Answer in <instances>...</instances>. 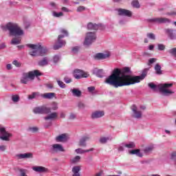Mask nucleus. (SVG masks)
<instances>
[{
  "mask_svg": "<svg viewBox=\"0 0 176 176\" xmlns=\"http://www.w3.org/2000/svg\"><path fill=\"white\" fill-rule=\"evenodd\" d=\"M129 74H131L130 67H125L122 69H114L111 75L106 78L105 83L113 86L116 89L122 87V86H130L135 85V83H140L148 75V69H144L140 76H131Z\"/></svg>",
  "mask_w": 176,
  "mask_h": 176,
  "instance_id": "1",
  "label": "nucleus"
},
{
  "mask_svg": "<svg viewBox=\"0 0 176 176\" xmlns=\"http://www.w3.org/2000/svg\"><path fill=\"white\" fill-rule=\"evenodd\" d=\"M148 86L155 91H156V90H159L160 92L162 93V96H165L166 97H168V96H171V94H174L175 93L174 91L168 89L170 87H173V83H164L156 85L153 82H150L148 84Z\"/></svg>",
  "mask_w": 176,
  "mask_h": 176,
  "instance_id": "2",
  "label": "nucleus"
},
{
  "mask_svg": "<svg viewBox=\"0 0 176 176\" xmlns=\"http://www.w3.org/2000/svg\"><path fill=\"white\" fill-rule=\"evenodd\" d=\"M6 28L9 31L10 36H21L24 35V31L17 23L10 22L6 25Z\"/></svg>",
  "mask_w": 176,
  "mask_h": 176,
  "instance_id": "3",
  "label": "nucleus"
},
{
  "mask_svg": "<svg viewBox=\"0 0 176 176\" xmlns=\"http://www.w3.org/2000/svg\"><path fill=\"white\" fill-rule=\"evenodd\" d=\"M42 76V73H41L39 70H34L29 72L28 73H23L21 78V83H22L23 85H27L30 79V80H34V79H35V76Z\"/></svg>",
  "mask_w": 176,
  "mask_h": 176,
  "instance_id": "4",
  "label": "nucleus"
},
{
  "mask_svg": "<svg viewBox=\"0 0 176 176\" xmlns=\"http://www.w3.org/2000/svg\"><path fill=\"white\" fill-rule=\"evenodd\" d=\"M60 32L62 34L58 35L57 43L54 45V50H58V49H61V47H63V46H65V44L67 43L65 41L63 40V38H65V36H68V31L65 29H60Z\"/></svg>",
  "mask_w": 176,
  "mask_h": 176,
  "instance_id": "5",
  "label": "nucleus"
},
{
  "mask_svg": "<svg viewBox=\"0 0 176 176\" xmlns=\"http://www.w3.org/2000/svg\"><path fill=\"white\" fill-rule=\"evenodd\" d=\"M146 21L153 24H170V23H171V20L166 17H155L152 19H148L146 20Z\"/></svg>",
  "mask_w": 176,
  "mask_h": 176,
  "instance_id": "6",
  "label": "nucleus"
},
{
  "mask_svg": "<svg viewBox=\"0 0 176 176\" xmlns=\"http://www.w3.org/2000/svg\"><path fill=\"white\" fill-rule=\"evenodd\" d=\"M33 112L38 115H49V113H52V109L46 106L36 107L33 109Z\"/></svg>",
  "mask_w": 176,
  "mask_h": 176,
  "instance_id": "7",
  "label": "nucleus"
},
{
  "mask_svg": "<svg viewBox=\"0 0 176 176\" xmlns=\"http://www.w3.org/2000/svg\"><path fill=\"white\" fill-rule=\"evenodd\" d=\"M96 39H97V35H96V32H87L86 34L84 45H85V46H90L91 43H93L94 42H96Z\"/></svg>",
  "mask_w": 176,
  "mask_h": 176,
  "instance_id": "8",
  "label": "nucleus"
},
{
  "mask_svg": "<svg viewBox=\"0 0 176 176\" xmlns=\"http://www.w3.org/2000/svg\"><path fill=\"white\" fill-rule=\"evenodd\" d=\"M26 46L30 47V51L29 54L32 56V57H36V56H39V47H41V45L27 44Z\"/></svg>",
  "mask_w": 176,
  "mask_h": 176,
  "instance_id": "9",
  "label": "nucleus"
},
{
  "mask_svg": "<svg viewBox=\"0 0 176 176\" xmlns=\"http://www.w3.org/2000/svg\"><path fill=\"white\" fill-rule=\"evenodd\" d=\"M65 150L63 145L60 144H54L52 145V147L50 149V153H58V152H65Z\"/></svg>",
  "mask_w": 176,
  "mask_h": 176,
  "instance_id": "10",
  "label": "nucleus"
},
{
  "mask_svg": "<svg viewBox=\"0 0 176 176\" xmlns=\"http://www.w3.org/2000/svg\"><path fill=\"white\" fill-rule=\"evenodd\" d=\"M131 109L133 112L132 118H134L135 119H141L142 118V112L138 111L135 104L132 105Z\"/></svg>",
  "mask_w": 176,
  "mask_h": 176,
  "instance_id": "11",
  "label": "nucleus"
},
{
  "mask_svg": "<svg viewBox=\"0 0 176 176\" xmlns=\"http://www.w3.org/2000/svg\"><path fill=\"white\" fill-rule=\"evenodd\" d=\"M0 134H2V136H0V139L3 141H9V138L12 137V133H9L6 131L5 127H0Z\"/></svg>",
  "mask_w": 176,
  "mask_h": 176,
  "instance_id": "12",
  "label": "nucleus"
},
{
  "mask_svg": "<svg viewBox=\"0 0 176 176\" xmlns=\"http://www.w3.org/2000/svg\"><path fill=\"white\" fill-rule=\"evenodd\" d=\"M116 10L118 11V16H126V17H131L133 16V12L129 10L118 8Z\"/></svg>",
  "mask_w": 176,
  "mask_h": 176,
  "instance_id": "13",
  "label": "nucleus"
},
{
  "mask_svg": "<svg viewBox=\"0 0 176 176\" xmlns=\"http://www.w3.org/2000/svg\"><path fill=\"white\" fill-rule=\"evenodd\" d=\"M16 159L17 160H20L21 159H32L34 157V155L32 153H22V154H16L15 155Z\"/></svg>",
  "mask_w": 176,
  "mask_h": 176,
  "instance_id": "14",
  "label": "nucleus"
},
{
  "mask_svg": "<svg viewBox=\"0 0 176 176\" xmlns=\"http://www.w3.org/2000/svg\"><path fill=\"white\" fill-rule=\"evenodd\" d=\"M164 32L166 35H167V36L170 39L172 40L176 39L175 30L170 28H166L164 29Z\"/></svg>",
  "mask_w": 176,
  "mask_h": 176,
  "instance_id": "15",
  "label": "nucleus"
},
{
  "mask_svg": "<svg viewBox=\"0 0 176 176\" xmlns=\"http://www.w3.org/2000/svg\"><path fill=\"white\" fill-rule=\"evenodd\" d=\"M105 115V113L103 111H95L91 115V119H99L100 118H102Z\"/></svg>",
  "mask_w": 176,
  "mask_h": 176,
  "instance_id": "16",
  "label": "nucleus"
},
{
  "mask_svg": "<svg viewBox=\"0 0 176 176\" xmlns=\"http://www.w3.org/2000/svg\"><path fill=\"white\" fill-rule=\"evenodd\" d=\"M89 140H90V136L89 135H85L81 138L78 143L79 146L86 148L87 146V143H86V142L89 141Z\"/></svg>",
  "mask_w": 176,
  "mask_h": 176,
  "instance_id": "17",
  "label": "nucleus"
},
{
  "mask_svg": "<svg viewBox=\"0 0 176 176\" xmlns=\"http://www.w3.org/2000/svg\"><path fill=\"white\" fill-rule=\"evenodd\" d=\"M67 140L68 136L67 135V133H62L61 135L56 136L55 138V141L56 142H65Z\"/></svg>",
  "mask_w": 176,
  "mask_h": 176,
  "instance_id": "18",
  "label": "nucleus"
},
{
  "mask_svg": "<svg viewBox=\"0 0 176 176\" xmlns=\"http://www.w3.org/2000/svg\"><path fill=\"white\" fill-rule=\"evenodd\" d=\"M100 27H102L101 23L96 24L91 22H89L87 25L88 30H93L94 31H97V30H98Z\"/></svg>",
  "mask_w": 176,
  "mask_h": 176,
  "instance_id": "19",
  "label": "nucleus"
},
{
  "mask_svg": "<svg viewBox=\"0 0 176 176\" xmlns=\"http://www.w3.org/2000/svg\"><path fill=\"white\" fill-rule=\"evenodd\" d=\"M58 116L57 112H52L48 114L47 116L44 117L45 120H56Z\"/></svg>",
  "mask_w": 176,
  "mask_h": 176,
  "instance_id": "20",
  "label": "nucleus"
},
{
  "mask_svg": "<svg viewBox=\"0 0 176 176\" xmlns=\"http://www.w3.org/2000/svg\"><path fill=\"white\" fill-rule=\"evenodd\" d=\"M70 91L72 94V96H74V97H82V91H80L78 88H73L70 90Z\"/></svg>",
  "mask_w": 176,
  "mask_h": 176,
  "instance_id": "21",
  "label": "nucleus"
},
{
  "mask_svg": "<svg viewBox=\"0 0 176 176\" xmlns=\"http://www.w3.org/2000/svg\"><path fill=\"white\" fill-rule=\"evenodd\" d=\"M38 65L39 67H46V65H49V58H47V56L43 58V59L38 62Z\"/></svg>",
  "mask_w": 176,
  "mask_h": 176,
  "instance_id": "22",
  "label": "nucleus"
},
{
  "mask_svg": "<svg viewBox=\"0 0 176 176\" xmlns=\"http://www.w3.org/2000/svg\"><path fill=\"white\" fill-rule=\"evenodd\" d=\"M32 170L36 173H47L48 171V169L43 166H34Z\"/></svg>",
  "mask_w": 176,
  "mask_h": 176,
  "instance_id": "23",
  "label": "nucleus"
},
{
  "mask_svg": "<svg viewBox=\"0 0 176 176\" xmlns=\"http://www.w3.org/2000/svg\"><path fill=\"white\" fill-rule=\"evenodd\" d=\"M108 57H109V54L102 53H98L95 56L96 60H105V58H108Z\"/></svg>",
  "mask_w": 176,
  "mask_h": 176,
  "instance_id": "24",
  "label": "nucleus"
},
{
  "mask_svg": "<svg viewBox=\"0 0 176 176\" xmlns=\"http://www.w3.org/2000/svg\"><path fill=\"white\" fill-rule=\"evenodd\" d=\"M130 155H136L138 157H142L144 155L141 153L140 149H133L129 151Z\"/></svg>",
  "mask_w": 176,
  "mask_h": 176,
  "instance_id": "25",
  "label": "nucleus"
},
{
  "mask_svg": "<svg viewBox=\"0 0 176 176\" xmlns=\"http://www.w3.org/2000/svg\"><path fill=\"white\" fill-rule=\"evenodd\" d=\"M93 74L98 76V78H102L104 76V70H102V69H94L93 70Z\"/></svg>",
  "mask_w": 176,
  "mask_h": 176,
  "instance_id": "26",
  "label": "nucleus"
},
{
  "mask_svg": "<svg viewBox=\"0 0 176 176\" xmlns=\"http://www.w3.org/2000/svg\"><path fill=\"white\" fill-rule=\"evenodd\" d=\"M54 96H56L55 93L41 94V97L47 100H52V98H54Z\"/></svg>",
  "mask_w": 176,
  "mask_h": 176,
  "instance_id": "27",
  "label": "nucleus"
},
{
  "mask_svg": "<svg viewBox=\"0 0 176 176\" xmlns=\"http://www.w3.org/2000/svg\"><path fill=\"white\" fill-rule=\"evenodd\" d=\"M72 171L73 173L72 176H80V166H74L72 169Z\"/></svg>",
  "mask_w": 176,
  "mask_h": 176,
  "instance_id": "28",
  "label": "nucleus"
},
{
  "mask_svg": "<svg viewBox=\"0 0 176 176\" xmlns=\"http://www.w3.org/2000/svg\"><path fill=\"white\" fill-rule=\"evenodd\" d=\"M153 149H155V146L153 144H151L144 149V152L146 155H151V153L153 152Z\"/></svg>",
  "mask_w": 176,
  "mask_h": 176,
  "instance_id": "29",
  "label": "nucleus"
},
{
  "mask_svg": "<svg viewBox=\"0 0 176 176\" xmlns=\"http://www.w3.org/2000/svg\"><path fill=\"white\" fill-rule=\"evenodd\" d=\"M74 76L76 79H82V70L80 69L74 70Z\"/></svg>",
  "mask_w": 176,
  "mask_h": 176,
  "instance_id": "30",
  "label": "nucleus"
},
{
  "mask_svg": "<svg viewBox=\"0 0 176 176\" xmlns=\"http://www.w3.org/2000/svg\"><path fill=\"white\" fill-rule=\"evenodd\" d=\"M108 141H112V137H101L99 140L100 144H107Z\"/></svg>",
  "mask_w": 176,
  "mask_h": 176,
  "instance_id": "31",
  "label": "nucleus"
},
{
  "mask_svg": "<svg viewBox=\"0 0 176 176\" xmlns=\"http://www.w3.org/2000/svg\"><path fill=\"white\" fill-rule=\"evenodd\" d=\"M21 43V37H14L11 41V45H20Z\"/></svg>",
  "mask_w": 176,
  "mask_h": 176,
  "instance_id": "32",
  "label": "nucleus"
},
{
  "mask_svg": "<svg viewBox=\"0 0 176 176\" xmlns=\"http://www.w3.org/2000/svg\"><path fill=\"white\" fill-rule=\"evenodd\" d=\"M41 94L39 92H33L31 95L28 96L29 100H34V98H39Z\"/></svg>",
  "mask_w": 176,
  "mask_h": 176,
  "instance_id": "33",
  "label": "nucleus"
},
{
  "mask_svg": "<svg viewBox=\"0 0 176 176\" xmlns=\"http://www.w3.org/2000/svg\"><path fill=\"white\" fill-rule=\"evenodd\" d=\"M47 53V49L42 47V45H40L39 47V51H38V56H45Z\"/></svg>",
  "mask_w": 176,
  "mask_h": 176,
  "instance_id": "34",
  "label": "nucleus"
},
{
  "mask_svg": "<svg viewBox=\"0 0 176 176\" xmlns=\"http://www.w3.org/2000/svg\"><path fill=\"white\" fill-rule=\"evenodd\" d=\"M155 71L157 75H162V74H163V72L162 71V66L158 63L155 66Z\"/></svg>",
  "mask_w": 176,
  "mask_h": 176,
  "instance_id": "35",
  "label": "nucleus"
},
{
  "mask_svg": "<svg viewBox=\"0 0 176 176\" xmlns=\"http://www.w3.org/2000/svg\"><path fill=\"white\" fill-rule=\"evenodd\" d=\"M122 145H124L125 148H128V149H133V148H135V144L134 142H130L128 144L123 143Z\"/></svg>",
  "mask_w": 176,
  "mask_h": 176,
  "instance_id": "36",
  "label": "nucleus"
},
{
  "mask_svg": "<svg viewBox=\"0 0 176 176\" xmlns=\"http://www.w3.org/2000/svg\"><path fill=\"white\" fill-rule=\"evenodd\" d=\"M131 6L135 9H140L141 8V5L140 4V1H138V0H133L131 2Z\"/></svg>",
  "mask_w": 176,
  "mask_h": 176,
  "instance_id": "37",
  "label": "nucleus"
},
{
  "mask_svg": "<svg viewBox=\"0 0 176 176\" xmlns=\"http://www.w3.org/2000/svg\"><path fill=\"white\" fill-rule=\"evenodd\" d=\"M52 16H54V17H57V18H58V17H63V16H64V13H63V12H56V11H53L52 12Z\"/></svg>",
  "mask_w": 176,
  "mask_h": 176,
  "instance_id": "38",
  "label": "nucleus"
},
{
  "mask_svg": "<svg viewBox=\"0 0 176 176\" xmlns=\"http://www.w3.org/2000/svg\"><path fill=\"white\" fill-rule=\"evenodd\" d=\"M80 160V156L76 155L74 158L71 160V163L73 164H75L76 163H78V162Z\"/></svg>",
  "mask_w": 176,
  "mask_h": 176,
  "instance_id": "39",
  "label": "nucleus"
},
{
  "mask_svg": "<svg viewBox=\"0 0 176 176\" xmlns=\"http://www.w3.org/2000/svg\"><path fill=\"white\" fill-rule=\"evenodd\" d=\"M77 107L79 108V109H85L86 108V104L83 102H78L77 103Z\"/></svg>",
  "mask_w": 176,
  "mask_h": 176,
  "instance_id": "40",
  "label": "nucleus"
},
{
  "mask_svg": "<svg viewBox=\"0 0 176 176\" xmlns=\"http://www.w3.org/2000/svg\"><path fill=\"white\" fill-rule=\"evenodd\" d=\"M168 52L170 54H171V56L176 58V48H172L169 50Z\"/></svg>",
  "mask_w": 176,
  "mask_h": 176,
  "instance_id": "41",
  "label": "nucleus"
},
{
  "mask_svg": "<svg viewBox=\"0 0 176 176\" xmlns=\"http://www.w3.org/2000/svg\"><path fill=\"white\" fill-rule=\"evenodd\" d=\"M20 175L19 176H28L27 175V169L21 168L19 169Z\"/></svg>",
  "mask_w": 176,
  "mask_h": 176,
  "instance_id": "42",
  "label": "nucleus"
},
{
  "mask_svg": "<svg viewBox=\"0 0 176 176\" xmlns=\"http://www.w3.org/2000/svg\"><path fill=\"white\" fill-rule=\"evenodd\" d=\"M147 38L149 39H152L153 41H155L156 39V36L153 33H147L146 34Z\"/></svg>",
  "mask_w": 176,
  "mask_h": 176,
  "instance_id": "43",
  "label": "nucleus"
},
{
  "mask_svg": "<svg viewBox=\"0 0 176 176\" xmlns=\"http://www.w3.org/2000/svg\"><path fill=\"white\" fill-rule=\"evenodd\" d=\"M12 100L13 102H19V101L20 100V96H19V95H14L12 97Z\"/></svg>",
  "mask_w": 176,
  "mask_h": 176,
  "instance_id": "44",
  "label": "nucleus"
},
{
  "mask_svg": "<svg viewBox=\"0 0 176 176\" xmlns=\"http://www.w3.org/2000/svg\"><path fill=\"white\" fill-rule=\"evenodd\" d=\"M57 83H58V86L60 87L61 89H65L66 85H65V84H64V82H63L60 80H57Z\"/></svg>",
  "mask_w": 176,
  "mask_h": 176,
  "instance_id": "45",
  "label": "nucleus"
},
{
  "mask_svg": "<svg viewBox=\"0 0 176 176\" xmlns=\"http://www.w3.org/2000/svg\"><path fill=\"white\" fill-rule=\"evenodd\" d=\"M12 64L13 65H15L16 68H20V67H21V63L19 62L17 60L12 61Z\"/></svg>",
  "mask_w": 176,
  "mask_h": 176,
  "instance_id": "46",
  "label": "nucleus"
},
{
  "mask_svg": "<svg viewBox=\"0 0 176 176\" xmlns=\"http://www.w3.org/2000/svg\"><path fill=\"white\" fill-rule=\"evenodd\" d=\"M85 10H86V8L85 6H80L77 8V12L78 13H80L81 12H85Z\"/></svg>",
  "mask_w": 176,
  "mask_h": 176,
  "instance_id": "47",
  "label": "nucleus"
},
{
  "mask_svg": "<svg viewBox=\"0 0 176 176\" xmlns=\"http://www.w3.org/2000/svg\"><path fill=\"white\" fill-rule=\"evenodd\" d=\"M50 6H51L52 9H54V10L58 9L57 3L53 1L50 2Z\"/></svg>",
  "mask_w": 176,
  "mask_h": 176,
  "instance_id": "48",
  "label": "nucleus"
},
{
  "mask_svg": "<svg viewBox=\"0 0 176 176\" xmlns=\"http://www.w3.org/2000/svg\"><path fill=\"white\" fill-rule=\"evenodd\" d=\"M38 130H39V129L36 126L29 128V131H31L32 133H36Z\"/></svg>",
  "mask_w": 176,
  "mask_h": 176,
  "instance_id": "49",
  "label": "nucleus"
},
{
  "mask_svg": "<svg viewBox=\"0 0 176 176\" xmlns=\"http://www.w3.org/2000/svg\"><path fill=\"white\" fill-rule=\"evenodd\" d=\"M72 50V53H74V54H76V53H78V52H79V47L76 46V47H73Z\"/></svg>",
  "mask_w": 176,
  "mask_h": 176,
  "instance_id": "50",
  "label": "nucleus"
},
{
  "mask_svg": "<svg viewBox=\"0 0 176 176\" xmlns=\"http://www.w3.org/2000/svg\"><path fill=\"white\" fill-rule=\"evenodd\" d=\"M69 119L70 120H74V119H76V114H75L74 113H71L69 115Z\"/></svg>",
  "mask_w": 176,
  "mask_h": 176,
  "instance_id": "51",
  "label": "nucleus"
},
{
  "mask_svg": "<svg viewBox=\"0 0 176 176\" xmlns=\"http://www.w3.org/2000/svg\"><path fill=\"white\" fill-rule=\"evenodd\" d=\"M158 50H164L166 49V46L163 44H158L157 45Z\"/></svg>",
  "mask_w": 176,
  "mask_h": 176,
  "instance_id": "52",
  "label": "nucleus"
},
{
  "mask_svg": "<svg viewBox=\"0 0 176 176\" xmlns=\"http://www.w3.org/2000/svg\"><path fill=\"white\" fill-rule=\"evenodd\" d=\"M157 59H156L155 58H150L148 60V65H151V64H153V63H156Z\"/></svg>",
  "mask_w": 176,
  "mask_h": 176,
  "instance_id": "53",
  "label": "nucleus"
},
{
  "mask_svg": "<svg viewBox=\"0 0 176 176\" xmlns=\"http://www.w3.org/2000/svg\"><path fill=\"white\" fill-rule=\"evenodd\" d=\"M60 60V56L58 55H55L53 58L54 63H58V60Z\"/></svg>",
  "mask_w": 176,
  "mask_h": 176,
  "instance_id": "54",
  "label": "nucleus"
},
{
  "mask_svg": "<svg viewBox=\"0 0 176 176\" xmlns=\"http://www.w3.org/2000/svg\"><path fill=\"white\" fill-rule=\"evenodd\" d=\"M64 82H65L66 83H71V82H72V79L68 77H65Z\"/></svg>",
  "mask_w": 176,
  "mask_h": 176,
  "instance_id": "55",
  "label": "nucleus"
},
{
  "mask_svg": "<svg viewBox=\"0 0 176 176\" xmlns=\"http://www.w3.org/2000/svg\"><path fill=\"white\" fill-rule=\"evenodd\" d=\"M75 152H76L77 153H80L81 155L85 153L84 150L82 148H77V149H76Z\"/></svg>",
  "mask_w": 176,
  "mask_h": 176,
  "instance_id": "56",
  "label": "nucleus"
},
{
  "mask_svg": "<svg viewBox=\"0 0 176 176\" xmlns=\"http://www.w3.org/2000/svg\"><path fill=\"white\" fill-rule=\"evenodd\" d=\"M6 151V145H0V152H5Z\"/></svg>",
  "mask_w": 176,
  "mask_h": 176,
  "instance_id": "57",
  "label": "nucleus"
},
{
  "mask_svg": "<svg viewBox=\"0 0 176 176\" xmlns=\"http://www.w3.org/2000/svg\"><path fill=\"white\" fill-rule=\"evenodd\" d=\"M87 90L89 93H93V91H94L96 90V87H89L87 88Z\"/></svg>",
  "mask_w": 176,
  "mask_h": 176,
  "instance_id": "58",
  "label": "nucleus"
},
{
  "mask_svg": "<svg viewBox=\"0 0 176 176\" xmlns=\"http://www.w3.org/2000/svg\"><path fill=\"white\" fill-rule=\"evenodd\" d=\"M81 78H89V74L82 71Z\"/></svg>",
  "mask_w": 176,
  "mask_h": 176,
  "instance_id": "59",
  "label": "nucleus"
},
{
  "mask_svg": "<svg viewBox=\"0 0 176 176\" xmlns=\"http://www.w3.org/2000/svg\"><path fill=\"white\" fill-rule=\"evenodd\" d=\"M118 151L119 152H123V151H124V146L123 145V143L118 147Z\"/></svg>",
  "mask_w": 176,
  "mask_h": 176,
  "instance_id": "60",
  "label": "nucleus"
},
{
  "mask_svg": "<svg viewBox=\"0 0 176 176\" xmlns=\"http://www.w3.org/2000/svg\"><path fill=\"white\" fill-rule=\"evenodd\" d=\"M58 109V107H57V104L54 103V106L50 108V109H52V111H57V109Z\"/></svg>",
  "mask_w": 176,
  "mask_h": 176,
  "instance_id": "61",
  "label": "nucleus"
},
{
  "mask_svg": "<svg viewBox=\"0 0 176 176\" xmlns=\"http://www.w3.org/2000/svg\"><path fill=\"white\" fill-rule=\"evenodd\" d=\"M6 68H7V69L8 70V71H10V69H12V64H8L7 65H6Z\"/></svg>",
  "mask_w": 176,
  "mask_h": 176,
  "instance_id": "62",
  "label": "nucleus"
},
{
  "mask_svg": "<svg viewBox=\"0 0 176 176\" xmlns=\"http://www.w3.org/2000/svg\"><path fill=\"white\" fill-rule=\"evenodd\" d=\"M6 47V45L4 43H2L0 45V50H2L3 49H5Z\"/></svg>",
  "mask_w": 176,
  "mask_h": 176,
  "instance_id": "63",
  "label": "nucleus"
},
{
  "mask_svg": "<svg viewBox=\"0 0 176 176\" xmlns=\"http://www.w3.org/2000/svg\"><path fill=\"white\" fill-rule=\"evenodd\" d=\"M46 86L48 89H53V85L52 84H47Z\"/></svg>",
  "mask_w": 176,
  "mask_h": 176,
  "instance_id": "64",
  "label": "nucleus"
}]
</instances>
